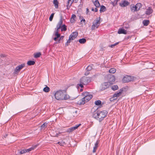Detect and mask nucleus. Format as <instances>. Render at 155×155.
<instances>
[{"instance_id": "dca6fc26", "label": "nucleus", "mask_w": 155, "mask_h": 155, "mask_svg": "<svg viewBox=\"0 0 155 155\" xmlns=\"http://www.w3.org/2000/svg\"><path fill=\"white\" fill-rule=\"evenodd\" d=\"M118 33L119 34H126L127 33V31L123 28H120L118 31Z\"/></svg>"}, {"instance_id": "58836bf2", "label": "nucleus", "mask_w": 155, "mask_h": 155, "mask_svg": "<svg viewBox=\"0 0 155 155\" xmlns=\"http://www.w3.org/2000/svg\"><path fill=\"white\" fill-rule=\"evenodd\" d=\"M118 89V87L117 85L113 86L111 87V89L113 91H115Z\"/></svg>"}, {"instance_id": "a878e982", "label": "nucleus", "mask_w": 155, "mask_h": 155, "mask_svg": "<svg viewBox=\"0 0 155 155\" xmlns=\"http://www.w3.org/2000/svg\"><path fill=\"white\" fill-rule=\"evenodd\" d=\"M48 123V122H47L43 123L41 127V129H42L44 128V129L45 128H46L47 126Z\"/></svg>"}, {"instance_id": "49530a36", "label": "nucleus", "mask_w": 155, "mask_h": 155, "mask_svg": "<svg viewBox=\"0 0 155 155\" xmlns=\"http://www.w3.org/2000/svg\"><path fill=\"white\" fill-rule=\"evenodd\" d=\"M124 27L126 29H128L129 28V25L128 24H123Z\"/></svg>"}, {"instance_id": "9b49d317", "label": "nucleus", "mask_w": 155, "mask_h": 155, "mask_svg": "<svg viewBox=\"0 0 155 155\" xmlns=\"http://www.w3.org/2000/svg\"><path fill=\"white\" fill-rule=\"evenodd\" d=\"M100 24V21L99 20H98L97 19L95 22L94 23H93V25H92V30L93 29H95V28L96 27V28H97L99 26V25H98V24Z\"/></svg>"}, {"instance_id": "5fc2aeb1", "label": "nucleus", "mask_w": 155, "mask_h": 155, "mask_svg": "<svg viewBox=\"0 0 155 155\" xmlns=\"http://www.w3.org/2000/svg\"><path fill=\"white\" fill-rule=\"evenodd\" d=\"M114 97H112L111 98H110V101H113V100H116L117 99V98H114Z\"/></svg>"}, {"instance_id": "de8ad7c7", "label": "nucleus", "mask_w": 155, "mask_h": 155, "mask_svg": "<svg viewBox=\"0 0 155 155\" xmlns=\"http://www.w3.org/2000/svg\"><path fill=\"white\" fill-rule=\"evenodd\" d=\"M119 42H117L114 44L111 45H110L109 46L111 47V48H113L114 46L118 45L119 43Z\"/></svg>"}, {"instance_id": "f257e3e1", "label": "nucleus", "mask_w": 155, "mask_h": 155, "mask_svg": "<svg viewBox=\"0 0 155 155\" xmlns=\"http://www.w3.org/2000/svg\"><path fill=\"white\" fill-rule=\"evenodd\" d=\"M108 112L105 110L100 111L97 110L93 114V117L100 122L102 121L107 117Z\"/></svg>"}, {"instance_id": "603ef678", "label": "nucleus", "mask_w": 155, "mask_h": 155, "mask_svg": "<svg viewBox=\"0 0 155 155\" xmlns=\"http://www.w3.org/2000/svg\"><path fill=\"white\" fill-rule=\"evenodd\" d=\"M90 73L89 71H87L84 74L86 76L88 75Z\"/></svg>"}, {"instance_id": "9d476101", "label": "nucleus", "mask_w": 155, "mask_h": 155, "mask_svg": "<svg viewBox=\"0 0 155 155\" xmlns=\"http://www.w3.org/2000/svg\"><path fill=\"white\" fill-rule=\"evenodd\" d=\"M78 33L77 31L74 32L70 35L69 38H70L71 40H73L78 36Z\"/></svg>"}, {"instance_id": "aec40b11", "label": "nucleus", "mask_w": 155, "mask_h": 155, "mask_svg": "<svg viewBox=\"0 0 155 155\" xmlns=\"http://www.w3.org/2000/svg\"><path fill=\"white\" fill-rule=\"evenodd\" d=\"M37 147V145H35L34 146H32L30 148L28 149H25L26 152H29L31 150H34L35 149L36 147Z\"/></svg>"}, {"instance_id": "6e6d98bb", "label": "nucleus", "mask_w": 155, "mask_h": 155, "mask_svg": "<svg viewBox=\"0 0 155 155\" xmlns=\"http://www.w3.org/2000/svg\"><path fill=\"white\" fill-rule=\"evenodd\" d=\"M111 3L113 5V6H115L116 5H115L116 2H111Z\"/></svg>"}, {"instance_id": "4468645a", "label": "nucleus", "mask_w": 155, "mask_h": 155, "mask_svg": "<svg viewBox=\"0 0 155 155\" xmlns=\"http://www.w3.org/2000/svg\"><path fill=\"white\" fill-rule=\"evenodd\" d=\"M153 12V10L152 9L151 7H148V8L147 9L145 12V14L147 15H149L152 14Z\"/></svg>"}, {"instance_id": "5701e85b", "label": "nucleus", "mask_w": 155, "mask_h": 155, "mask_svg": "<svg viewBox=\"0 0 155 155\" xmlns=\"http://www.w3.org/2000/svg\"><path fill=\"white\" fill-rule=\"evenodd\" d=\"M61 31H65L67 30V26L65 25L64 24L61 26Z\"/></svg>"}, {"instance_id": "c03bdc74", "label": "nucleus", "mask_w": 155, "mask_h": 155, "mask_svg": "<svg viewBox=\"0 0 155 155\" xmlns=\"http://www.w3.org/2000/svg\"><path fill=\"white\" fill-rule=\"evenodd\" d=\"M80 84H77V87H80L81 88H82L84 87V84H83L82 83H80Z\"/></svg>"}, {"instance_id": "e2e57ef3", "label": "nucleus", "mask_w": 155, "mask_h": 155, "mask_svg": "<svg viewBox=\"0 0 155 155\" xmlns=\"http://www.w3.org/2000/svg\"><path fill=\"white\" fill-rule=\"evenodd\" d=\"M70 2H69L68 1L67 2V5H70Z\"/></svg>"}, {"instance_id": "e433bc0d", "label": "nucleus", "mask_w": 155, "mask_h": 155, "mask_svg": "<svg viewBox=\"0 0 155 155\" xmlns=\"http://www.w3.org/2000/svg\"><path fill=\"white\" fill-rule=\"evenodd\" d=\"M95 104L96 105L99 106L101 104V101L99 100L96 101L95 102Z\"/></svg>"}, {"instance_id": "a18cd8bd", "label": "nucleus", "mask_w": 155, "mask_h": 155, "mask_svg": "<svg viewBox=\"0 0 155 155\" xmlns=\"http://www.w3.org/2000/svg\"><path fill=\"white\" fill-rule=\"evenodd\" d=\"M92 69V67L91 65H89L86 68V70L87 71H90Z\"/></svg>"}, {"instance_id": "13d9d810", "label": "nucleus", "mask_w": 155, "mask_h": 155, "mask_svg": "<svg viewBox=\"0 0 155 155\" xmlns=\"http://www.w3.org/2000/svg\"><path fill=\"white\" fill-rule=\"evenodd\" d=\"M94 11L95 12H97L98 11V9L96 7V8H95V9H94Z\"/></svg>"}, {"instance_id": "37998d69", "label": "nucleus", "mask_w": 155, "mask_h": 155, "mask_svg": "<svg viewBox=\"0 0 155 155\" xmlns=\"http://www.w3.org/2000/svg\"><path fill=\"white\" fill-rule=\"evenodd\" d=\"M54 13H52L50 15L49 18V20L50 21H51L53 19Z\"/></svg>"}, {"instance_id": "864d4df0", "label": "nucleus", "mask_w": 155, "mask_h": 155, "mask_svg": "<svg viewBox=\"0 0 155 155\" xmlns=\"http://www.w3.org/2000/svg\"><path fill=\"white\" fill-rule=\"evenodd\" d=\"M131 36H128L127 37H125V39L126 40H128L130 38H131Z\"/></svg>"}, {"instance_id": "c85d7f7f", "label": "nucleus", "mask_w": 155, "mask_h": 155, "mask_svg": "<svg viewBox=\"0 0 155 155\" xmlns=\"http://www.w3.org/2000/svg\"><path fill=\"white\" fill-rule=\"evenodd\" d=\"M57 144H58L62 146H64V145H66V143L63 140H62L61 141L58 142Z\"/></svg>"}, {"instance_id": "473e14b6", "label": "nucleus", "mask_w": 155, "mask_h": 155, "mask_svg": "<svg viewBox=\"0 0 155 155\" xmlns=\"http://www.w3.org/2000/svg\"><path fill=\"white\" fill-rule=\"evenodd\" d=\"M64 37V36H60V37L59 38L58 40L57 41L54 43V44H58L60 43L61 41L62 40Z\"/></svg>"}, {"instance_id": "69168bd1", "label": "nucleus", "mask_w": 155, "mask_h": 155, "mask_svg": "<svg viewBox=\"0 0 155 155\" xmlns=\"http://www.w3.org/2000/svg\"><path fill=\"white\" fill-rule=\"evenodd\" d=\"M91 10H92V11H94V8H92V9H91Z\"/></svg>"}, {"instance_id": "2f4dec72", "label": "nucleus", "mask_w": 155, "mask_h": 155, "mask_svg": "<svg viewBox=\"0 0 155 155\" xmlns=\"http://www.w3.org/2000/svg\"><path fill=\"white\" fill-rule=\"evenodd\" d=\"M61 27L60 26H57L56 28H55V31H54V33L56 34H59V33L60 29L61 28Z\"/></svg>"}, {"instance_id": "7ed1b4c3", "label": "nucleus", "mask_w": 155, "mask_h": 155, "mask_svg": "<svg viewBox=\"0 0 155 155\" xmlns=\"http://www.w3.org/2000/svg\"><path fill=\"white\" fill-rule=\"evenodd\" d=\"M92 79L91 78L84 76L80 79V83H82L84 85H87L91 81Z\"/></svg>"}, {"instance_id": "774afa93", "label": "nucleus", "mask_w": 155, "mask_h": 155, "mask_svg": "<svg viewBox=\"0 0 155 155\" xmlns=\"http://www.w3.org/2000/svg\"><path fill=\"white\" fill-rule=\"evenodd\" d=\"M115 100H113V101H114Z\"/></svg>"}, {"instance_id": "f03ea898", "label": "nucleus", "mask_w": 155, "mask_h": 155, "mask_svg": "<svg viewBox=\"0 0 155 155\" xmlns=\"http://www.w3.org/2000/svg\"><path fill=\"white\" fill-rule=\"evenodd\" d=\"M55 98L58 100H67L70 98L69 95L66 94L65 91H57L54 94Z\"/></svg>"}, {"instance_id": "f3484780", "label": "nucleus", "mask_w": 155, "mask_h": 155, "mask_svg": "<svg viewBox=\"0 0 155 155\" xmlns=\"http://www.w3.org/2000/svg\"><path fill=\"white\" fill-rule=\"evenodd\" d=\"M94 5L97 8H98L100 6V4L98 0H92Z\"/></svg>"}, {"instance_id": "bb28decb", "label": "nucleus", "mask_w": 155, "mask_h": 155, "mask_svg": "<svg viewBox=\"0 0 155 155\" xmlns=\"http://www.w3.org/2000/svg\"><path fill=\"white\" fill-rule=\"evenodd\" d=\"M35 62L34 61L30 60L28 61L27 64L28 65H33L35 64Z\"/></svg>"}, {"instance_id": "8fccbe9b", "label": "nucleus", "mask_w": 155, "mask_h": 155, "mask_svg": "<svg viewBox=\"0 0 155 155\" xmlns=\"http://www.w3.org/2000/svg\"><path fill=\"white\" fill-rule=\"evenodd\" d=\"M82 19L81 20V23H82V22L84 23V24L85 25V19H84L82 17Z\"/></svg>"}, {"instance_id": "3c124183", "label": "nucleus", "mask_w": 155, "mask_h": 155, "mask_svg": "<svg viewBox=\"0 0 155 155\" xmlns=\"http://www.w3.org/2000/svg\"><path fill=\"white\" fill-rule=\"evenodd\" d=\"M0 56L1 58H4L6 57V55L5 54H1L0 55Z\"/></svg>"}, {"instance_id": "0eeeda50", "label": "nucleus", "mask_w": 155, "mask_h": 155, "mask_svg": "<svg viewBox=\"0 0 155 155\" xmlns=\"http://www.w3.org/2000/svg\"><path fill=\"white\" fill-rule=\"evenodd\" d=\"M25 65L24 64H23L17 66L15 69L14 73L16 74H18L19 71L25 66Z\"/></svg>"}, {"instance_id": "338daca9", "label": "nucleus", "mask_w": 155, "mask_h": 155, "mask_svg": "<svg viewBox=\"0 0 155 155\" xmlns=\"http://www.w3.org/2000/svg\"><path fill=\"white\" fill-rule=\"evenodd\" d=\"M68 1L69 2H70V1L71 2V0H68Z\"/></svg>"}, {"instance_id": "6e6552de", "label": "nucleus", "mask_w": 155, "mask_h": 155, "mask_svg": "<svg viewBox=\"0 0 155 155\" xmlns=\"http://www.w3.org/2000/svg\"><path fill=\"white\" fill-rule=\"evenodd\" d=\"M130 2L127 1L122 0L121 2L119 3V5L122 7H124L130 4Z\"/></svg>"}, {"instance_id": "79ce46f5", "label": "nucleus", "mask_w": 155, "mask_h": 155, "mask_svg": "<svg viewBox=\"0 0 155 155\" xmlns=\"http://www.w3.org/2000/svg\"><path fill=\"white\" fill-rule=\"evenodd\" d=\"M82 95L84 97H86V95H90V93L87 92H84L82 93Z\"/></svg>"}, {"instance_id": "b1692460", "label": "nucleus", "mask_w": 155, "mask_h": 155, "mask_svg": "<svg viewBox=\"0 0 155 155\" xmlns=\"http://www.w3.org/2000/svg\"><path fill=\"white\" fill-rule=\"evenodd\" d=\"M144 26H147L150 23V21L148 20H144L143 21Z\"/></svg>"}, {"instance_id": "f704fd0d", "label": "nucleus", "mask_w": 155, "mask_h": 155, "mask_svg": "<svg viewBox=\"0 0 155 155\" xmlns=\"http://www.w3.org/2000/svg\"><path fill=\"white\" fill-rule=\"evenodd\" d=\"M76 15L74 14H73L72 15L71 19V23H73L75 20V18H76Z\"/></svg>"}, {"instance_id": "ea45409f", "label": "nucleus", "mask_w": 155, "mask_h": 155, "mask_svg": "<svg viewBox=\"0 0 155 155\" xmlns=\"http://www.w3.org/2000/svg\"><path fill=\"white\" fill-rule=\"evenodd\" d=\"M71 40H72L70 38H69V39L67 40L65 44V46H68L69 45V44L71 42Z\"/></svg>"}, {"instance_id": "20e7f679", "label": "nucleus", "mask_w": 155, "mask_h": 155, "mask_svg": "<svg viewBox=\"0 0 155 155\" xmlns=\"http://www.w3.org/2000/svg\"><path fill=\"white\" fill-rule=\"evenodd\" d=\"M134 80L133 76L126 75L124 76L122 80V81L124 83H128L133 81Z\"/></svg>"}, {"instance_id": "4d7b16f0", "label": "nucleus", "mask_w": 155, "mask_h": 155, "mask_svg": "<svg viewBox=\"0 0 155 155\" xmlns=\"http://www.w3.org/2000/svg\"><path fill=\"white\" fill-rule=\"evenodd\" d=\"M78 0H72V2H74V3H76L78 2Z\"/></svg>"}, {"instance_id": "a19ab883", "label": "nucleus", "mask_w": 155, "mask_h": 155, "mask_svg": "<svg viewBox=\"0 0 155 155\" xmlns=\"http://www.w3.org/2000/svg\"><path fill=\"white\" fill-rule=\"evenodd\" d=\"M25 153H26L25 149L21 150L19 152V153L20 154H23Z\"/></svg>"}, {"instance_id": "2eb2a0df", "label": "nucleus", "mask_w": 155, "mask_h": 155, "mask_svg": "<svg viewBox=\"0 0 155 155\" xmlns=\"http://www.w3.org/2000/svg\"><path fill=\"white\" fill-rule=\"evenodd\" d=\"M86 102V101L84 99V97L82 98L81 100H79L77 102V104L79 105H82L84 104Z\"/></svg>"}, {"instance_id": "a211bd4d", "label": "nucleus", "mask_w": 155, "mask_h": 155, "mask_svg": "<svg viewBox=\"0 0 155 155\" xmlns=\"http://www.w3.org/2000/svg\"><path fill=\"white\" fill-rule=\"evenodd\" d=\"M130 8L131 12H134L137 11V8L136 5H131L130 6Z\"/></svg>"}, {"instance_id": "ddd939ff", "label": "nucleus", "mask_w": 155, "mask_h": 155, "mask_svg": "<svg viewBox=\"0 0 155 155\" xmlns=\"http://www.w3.org/2000/svg\"><path fill=\"white\" fill-rule=\"evenodd\" d=\"M100 143V140H97L96 143L94 144V146L93 147V152L94 153L96 152V150H97L98 147V144Z\"/></svg>"}, {"instance_id": "680f3d73", "label": "nucleus", "mask_w": 155, "mask_h": 155, "mask_svg": "<svg viewBox=\"0 0 155 155\" xmlns=\"http://www.w3.org/2000/svg\"><path fill=\"white\" fill-rule=\"evenodd\" d=\"M89 12V9L88 8H87V9H86L87 13H88Z\"/></svg>"}, {"instance_id": "052dcab7", "label": "nucleus", "mask_w": 155, "mask_h": 155, "mask_svg": "<svg viewBox=\"0 0 155 155\" xmlns=\"http://www.w3.org/2000/svg\"><path fill=\"white\" fill-rule=\"evenodd\" d=\"M8 136V134H6L5 135H4V137L5 138H6Z\"/></svg>"}, {"instance_id": "c9c22d12", "label": "nucleus", "mask_w": 155, "mask_h": 155, "mask_svg": "<svg viewBox=\"0 0 155 155\" xmlns=\"http://www.w3.org/2000/svg\"><path fill=\"white\" fill-rule=\"evenodd\" d=\"M41 54L40 52L34 54V57L35 58H37L39 57Z\"/></svg>"}, {"instance_id": "1a4fd4ad", "label": "nucleus", "mask_w": 155, "mask_h": 155, "mask_svg": "<svg viewBox=\"0 0 155 155\" xmlns=\"http://www.w3.org/2000/svg\"><path fill=\"white\" fill-rule=\"evenodd\" d=\"M81 125V124H80L78 125H76L75 126L72 127L71 128H68L67 130V132H71L73 131L74 130H75V129H77Z\"/></svg>"}, {"instance_id": "cd10ccee", "label": "nucleus", "mask_w": 155, "mask_h": 155, "mask_svg": "<svg viewBox=\"0 0 155 155\" xmlns=\"http://www.w3.org/2000/svg\"><path fill=\"white\" fill-rule=\"evenodd\" d=\"M53 4L56 8H58V2L57 0H54Z\"/></svg>"}, {"instance_id": "09e8293b", "label": "nucleus", "mask_w": 155, "mask_h": 155, "mask_svg": "<svg viewBox=\"0 0 155 155\" xmlns=\"http://www.w3.org/2000/svg\"><path fill=\"white\" fill-rule=\"evenodd\" d=\"M72 3H73V2H71V3L70 4V5H66V6L67 7V10H68L70 8V6L72 4Z\"/></svg>"}, {"instance_id": "412c9836", "label": "nucleus", "mask_w": 155, "mask_h": 155, "mask_svg": "<svg viewBox=\"0 0 155 155\" xmlns=\"http://www.w3.org/2000/svg\"><path fill=\"white\" fill-rule=\"evenodd\" d=\"M54 34L55 37L53 38V39L56 42L58 41V39L60 37L61 35L60 34L54 33Z\"/></svg>"}, {"instance_id": "423d86ee", "label": "nucleus", "mask_w": 155, "mask_h": 155, "mask_svg": "<svg viewBox=\"0 0 155 155\" xmlns=\"http://www.w3.org/2000/svg\"><path fill=\"white\" fill-rule=\"evenodd\" d=\"M107 79L108 81L107 82L110 85L113 84L112 82H114L115 81V77L114 75L111 74H109L107 76Z\"/></svg>"}, {"instance_id": "4be33fe9", "label": "nucleus", "mask_w": 155, "mask_h": 155, "mask_svg": "<svg viewBox=\"0 0 155 155\" xmlns=\"http://www.w3.org/2000/svg\"><path fill=\"white\" fill-rule=\"evenodd\" d=\"M63 18L62 16L61 15V16L60 18L59 21L58 22V24L57 26H60L61 27V26L62 25V24L63 23Z\"/></svg>"}, {"instance_id": "bf43d9fd", "label": "nucleus", "mask_w": 155, "mask_h": 155, "mask_svg": "<svg viewBox=\"0 0 155 155\" xmlns=\"http://www.w3.org/2000/svg\"><path fill=\"white\" fill-rule=\"evenodd\" d=\"M119 0H115L114 1V2H116L115 5H117V2Z\"/></svg>"}, {"instance_id": "4c0bfd02", "label": "nucleus", "mask_w": 155, "mask_h": 155, "mask_svg": "<svg viewBox=\"0 0 155 155\" xmlns=\"http://www.w3.org/2000/svg\"><path fill=\"white\" fill-rule=\"evenodd\" d=\"M116 71V69L114 68H111L109 70V72L110 73H114Z\"/></svg>"}, {"instance_id": "6ab92c4d", "label": "nucleus", "mask_w": 155, "mask_h": 155, "mask_svg": "<svg viewBox=\"0 0 155 155\" xmlns=\"http://www.w3.org/2000/svg\"><path fill=\"white\" fill-rule=\"evenodd\" d=\"M92 97L93 95H92L90 94L87 96L86 95V97H84V98L87 102L90 100L92 98Z\"/></svg>"}, {"instance_id": "39448f33", "label": "nucleus", "mask_w": 155, "mask_h": 155, "mask_svg": "<svg viewBox=\"0 0 155 155\" xmlns=\"http://www.w3.org/2000/svg\"><path fill=\"white\" fill-rule=\"evenodd\" d=\"M110 84L108 82H104L101 84L100 86V91H102L109 88L110 86Z\"/></svg>"}, {"instance_id": "7c9ffc66", "label": "nucleus", "mask_w": 155, "mask_h": 155, "mask_svg": "<svg viewBox=\"0 0 155 155\" xmlns=\"http://www.w3.org/2000/svg\"><path fill=\"white\" fill-rule=\"evenodd\" d=\"M136 5L137 8V11L139 10L142 6V5L141 3H137Z\"/></svg>"}, {"instance_id": "72a5a7b5", "label": "nucleus", "mask_w": 155, "mask_h": 155, "mask_svg": "<svg viewBox=\"0 0 155 155\" xmlns=\"http://www.w3.org/2000/svg\"><path fill=\"white\" fill-rule=\"evenodd\" d=\"M43 91L45 92H48L50 91V89L48 87L46 86V87L44 88Z\"/></svg>"}, {"instance_id": "393cba45", "label": "nucleus", "mask_w": 155, "mask_h": 155, "mask_svg": "<svg viewBox=\"0 0 155 155\" xmlns=\"http://www.w3.org/2000/svg\"><path fill=\"white\" fill-rule=\"evenodd\" d=\"M106 10V8L103 5H102L101 6V8L100 10V12L101 13L104 12Z\"/></svg>"}, {"instance_id": "c756f323", "label": "nucleus", "mask_w": 155, "mask_h": 155, "mask_svg": "<svg viewBox=\"0 0 155 155\" xmlns=\"http://www.w3.org/2000/svg\"><path fill=\"white\" fill-rule=\"evenodd\" d=\"M78 41L81 44H84L86 42V40L84 38H82L79 39Z\"/></svg>"}, {"instance_id": "f8f14e48", "label": "nucleus", "mask_w": 155, "mask_h": 155, "mask_svg": "<svg viewBox=\"0 0 155 155\" xmlns=\"http://www.w3.org/2000/svg\"><path fill=\"white\" fill-rule=\"evenodd\" d=\"M123 91V89H120L119 91L116 92L113 95V97H119Z\"/></svg>"}, {"instance_id": "0e129e2a", "label": "nucleus", "mask_w": 155, "mask_h": 155, "mask_svg": "<svg viewBox=\"0 0 155 155\" xmlns=\"http://www.w3.org/2000/svg\"><path fill=\"white\" fill-rule=\"evenodd\" d=\"M83 89H82V88H81V89H80V91H83Z\"/></svg>"}]
</instances>
